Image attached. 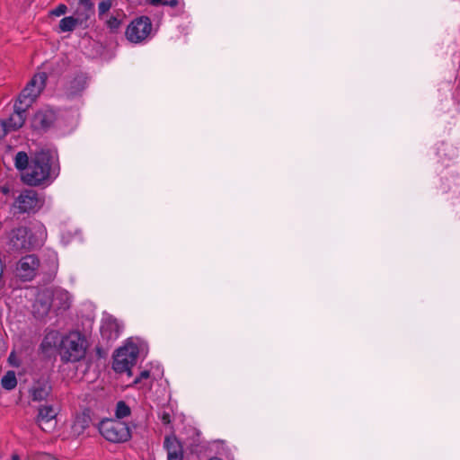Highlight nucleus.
Returning a JSON list of instances; mask_svg holds the SVG:
<instances>
[{
	"label": "nucleus",
	"mask_w": 460,
	"mask_h": 460,
	"mask_svg": "<svg viewBox=\"0 0 460 460\" xmlns=\"http://www.w3.org/2000/svg\"><path fill=\"white\" fill-rule=\"evenodd\" d=\"M52 160L53 157L49 152L36 153L22 175V181L30 186H40L55 178L58 172Z\"/></svg>",
	"instance_id": "1"
},
{
	"label": "nucleus",
	"mask_w": 460,
	"mask_h": 460,
	"mask_svg": "<svg viewBox=\"0 0 460 460\" xmlns=\"http://www.w3.org/2000/svg\"><path fill=\"white\" fill-rule=\"evenodd\" d=\"M87 347V341L82 333L71 332L61 339L58 353L63 362H77L85 357Z\"/></svg>",
	"instance_id": "2"
},
{
	"label": "nucleus",
	"mask_w": 460,
	"mask_h": 460,
	"mask_svg": "<svg viewBox=\"0 0 460 460\" xmlns=\"http://www.w3.org/2000/svg\"><path fill=\"white\" fill-rule=\"evenodd\" d=\"M7 245L10 252H30L40 245L31 230L26 226H19L12 229L8 235Z\"/></svg>",
	"instance_id": "3"
},
{
	"label": "nucleus",
	"mask_w": 460,
	"mask_h": 460,
	"mask_svg": "<svg viewBox=\"0 0 460 460\" xmlns=\"http://www.w3.org/2000/svg\"><path fill=\"white\" fill-rule=\"evenodd\" d=\"M47 74L44 72L36 74L20 93L17 102L20 108L29 109L45 88Z\"/></svg>",
	"instance_id": "4"
},
{
	"label": "nucleus",
	"mask_w": 460,
	"mask_h": 460,
	"mask_svg": "<svg viewBox=\"0 0 460 460\" xmlns=\"http://www.w3.org/2000/svg\"><path fill=\"white\" fill-rule=\"evenodd\" d=\"M99 430L105 439L112 443H123L131 437L129 428L120 420H102L100 423Z\"/></svg>",
	"instance_id": "5"
},
{
	"label": "nucleus",
	"mask_w": 460,
	"mask_h": 460,
	"mask_svg": "<svg viewBox=\"0 0 460 460\" xmlns=\"http://www.w3.org/2000/svg\"><path fill=\"white\" fill-rule=\"evenodd\" d=\"M138 349L136 346H125L119 348L114 356L112 368L117 373L127 372L131 376V367L137 358Z\"/></svg>",
	"instance_id": "6"
},
{
	"label": "nucleus",
	"mask_w": 460,
	"mask_h": 460,
	"mask_svg": "<svg viewBox=\"0 0 460 460\" xmlns=\"http://www.w3.org/2000/svg\"><path fill=\"white\" fill-rule=\"evenodd\" d=\"M40 261L37 255L27 254L16 263L15 275L22 281L32 280L40 269Z\"/></svg>",
	"instance_id": "7"
},
{
	"label": "nucleus",
	"mask_w": 460,
	"mask_h": 460,
	"mask_svg": "<svg viewBox=\"0 0 460 460\" xmlns=\"http://www.w3.org/2000/svg\"><path fill=\"white\" fill-rule=\"evenodd\" d=\"M152 23L148 17L142 16L130 22L126 30L127 39L133 43L144 40L150 33Z\"/></svg>",
	"instance_id": "8"
},
{
	"label": "nucleus",
	"mask_w": 460,
	"mask_h": 460,
	"mask_svg": "<svg viewBox=\"0 0 460 460\" xmlns=\"http://www.w3.org/2000/svg\"><path fill=\"white\" fill-rule=\"evenodd\" d=\"M29 395L32 402H41L52 400V385L48 376H40L34 380L29 389Z\"/></svg>",
	"instance_id": "9"
},
{
	"label": "nucleus",
	"mask_w": 460,
	"mask_h": 460,
	"mask_svg": "<svg viewBox=\"0 0 460 460\" xmlns=\"http://www.w3.org/2000/svg\"><path fill=\"white\" fill-rule=\"evenodd\" d=\"M43 200L33 190H24L16 198L14 206L20 213L35 211L42 206Z\"/></svg>",
	"instance_id": "10"
},
{
	"label": "nucleus",
	"mask_w": 460,
	"mask_h": 460,
	"mask_svg": "<svg viewBox=\"0 0 460 460\" xmlns=\"http://www.w3.org/2000/svg\"><path fill=\"white\" fill-rule=\"evenodd\" d=\"M57 415L58 411L52 405H40L38 409L35 422L43 431L51 432L57 427Z\"/></svg>",
	"instance_id": "11"
},
{
	"label": "nucleus",
	"mask_w": 460,
	"mask_h": 460,
	"mask_svg": "<svg viewBox=\"0 0 460 460\" xmlns=\"http://www.w3.org/2000/svg\"><path fill=\"white\" fill-rule=\"evenodd\" d=\"M53 290L44 289L38 293L32 305V314L37 319L47 316L53 307Z\"/></svg>",
	"instance_id": "12"
},
{
	"label": "nucleus",
	"mask_w": 460,
	"mask_h": 460,
	"mask_svg": "<svg viewBox=\"0 0 460 460\" xmlns=\"http://www.w3.org/2000/svg\"><path fill=\"white\" fill-rule=\"evenodd\" d=\"M56 119L55 113L50 110L39 111L31 120V127L35 130L46 131Z\"/></svg>",
	"instance_id": "13"
},
{
	"label": "nucleus",
	"mask_w": 460,
	"mask_h": 460,
	"mask_svg": "<svg viewBox=\"0 0 460 460\" xmlns=\"http://www.w3.org/2000/svg\"><path fill=\"white\" fill-rule=\"evenodd\" d=\"M20 104H14V111L8 119L4 120L8 131H14L22 128L26 119V111L28 109H19Z\"/></svg>",
	"instance_id": "14"
},
{
	"label": "nucleus",
	"mask_w": 460,
	"mask_h": 460,
	"mask_svg": "<svg viewBox=\"0 0 460 460\" xmlns=\"http://www.w3.org/2000/svg\"><path fill=\"white\" fill-rule=\"evenodd\" d=\"M164 447L167 450L168 460H182L183 450L181 442L174 436L164 438Z\"/></svg>",
	"instance_id": "15"
},
{
	"label": "nucleus",
	"mask_w": 460,
	"mask_h": 460,
	"mask_svg": "<svg viewBox=\"0 0 460 460\" xmlns=\"http://www.w3.org/2000/svg\"><path fill=\"white\" fill-rule=\"evenodd\" d=\"M53 308L57 311H65L70 307L69 294L65 290L53 291Z\"/></svg>",
	"instance_id": "16"
},
{
	"label": "nucleus",
	"mask_w": 460,
	"mask_h": 460,
	"mask_svg": "<svg viewBox=\"0 0 460 460\" xmlns=\"http://www.w3.org/2000/svg\"><path fill=\"white\" fill-rule=\"evenodd\" d=\"M101 332L103 338L115 340L119 333V325L116 320H109L102 326Z\"/></svg>",
	"instance_id": "17"
},
{
	"label": "nucleus",
	"mask_w": 460,
	"mask_h": 460,
	"mask_svg": "<svg viewBox=\"0 0 460 460\" xmlns=\"http://www.w3.org/2000/svg\"><path fill=\"white\" fill-rule=\"evenodd\" d=\"M90 418L87 415L77 416L72 425L73 434L80 436L89 427Z\"/></svg>",
	"instance_id": "18"
},
{
	"label": "nucleus",
	"mask_w": 460,
	"mask_h": 460,
	"mask_svg": "<svg viewBox=\"0 0 460 460\" xmlns=\"http://www.w3.org/2000/svg\"><path fill=\"white\" fill-rule=\"evenodd\" d=\"M86 85V78L84 75H76L72 81L69 83L68 92L69 94L75 95L78 93L82 92Z\"/></svg>",
	"instance_id": "19"
},
{
	"label": "nucleus",
	"mask_w": 460,
	"mask_h": 460,
	"mask_svg": "<svg viewBox=\"0 0 460 460\" xmlns=\"http://www.w3.org/2000/svg\"><path fill=\"white\" fill-rule=\"evenodd\" d=\"M2 386L6 390H13L17 385V379L15 373L13 371H8L2 377L1 380Z\"/></svg>",
	"instance_id": "20"
},
{
	"label": "nucleus",
	"mask_w": 460,
	"mask_h": 460,
	"mask_svg": "<svg viewBox=\"0 0 460 460\" xmlns=\"http://www.w3.org/2000/svg\"><path fill=\"white\" fill-rule=\"evenodd\" d=\"M79 22L73 16H67L63 18L59 22V29L61 31H72L78 25Z\"/></svg>",
	"instance_id": "21"
},
{
	"label": "nucleus",
	"mask_w": 460,
	"mask_h": 460,
	"mask_svg": "<svg viewBox=\"0 0 460 460\" xmlns=\"http://www.w3.org/2000/svg\"><path fill=\"white\" fill-rule=\"evenodd\" d=\"M15 167L20 171H26L30 162L29 157L25 152H18L14 159Z\"/></svg>",
	"instance_id": "22"
},
{
	"label": "nucleus",
	"mask_w": 460,
	"mask_h": 460,
	"mask_svg": "<svg viewBox=\"0 0 460 460\" xmlns=\"http://www.w3.org/2000/svg\"><path fill=\"white\" fill-rule=\"evenodd\" d=\"M130 408L124 401H119L116 404L115 415L118 419H123L130 415Z\"/></svg>",
	"instance_id": "23"
},
{
	"label": "nucleus",
	"mask_w": 460,
	"mask_h": 460,
	"mask_svg": "<svg viewBox=\"0 0 460 460\" xmlns=\"http://www.w3.org/2000/svg\"><path fill=\"white\" fill-rule=\"evenodd\" d=\"M122 23V20L119 16H111L106 21V25L111 32H116Z\"/></svg>",
	"instance_id": "24"
},
{
	"label": "nucleus",
	"mask_w": 460,
	"mask_h": 460,
	"mask_svg": "<svg viewBox=\"0 0 460 460\" xmlns=\"http://www.w3.org/2000/svg\"><path fill=\"white\" fill-rule=\"evenodd\" d=\"M24 460H58L49 454L45 453H34L30 454Z\"/></svg>",
	"instance_id": "25"
},
{
	"label": "nucleus",
	"mask_w": 460,
	"mask_h": 460,
	"mask_svg": "<svg viewBox=\"0 0 460 460\" xmlns=\"http://www.w3.org/2000/svg\"><path fill=\"white\" fill-rule=\"evenodd\" d=\"M112 6L111 0H104L98 5L99 16L102 17L106 13Z\"/></svg>",
	"instance_id": "26"
},
{
	"label": "nucleus",
	"mask_w": 460,
	"mask_h": 460,
	"mask_svg": "<svg viewBox=\"0 0 460 460\" xmlns=\"http://www.w3.org/2000/svg\"><path fill=\"white\" fill-rule=\"evenodd\" d=\"M67 7L65 4H59L56 9H54L51 13L56 16H60L66 13Z\"/></svg>",
	"instance_id": "27"
},
{
	"label": "nucleus",
	"mask_w": 460,
	"mask_h": 460,
	"mask_svg": "<svg viewBox=\"0 0 460 460\" xmlns=\"http://www.w3.org/2000/svg\"><path fill=\"white\" fill-rule=\"evenodd\" d=\"M55 336H56V334H49V335H47L44 338V340H43V341L41 343V346L43 348H49V347H51L52 344H51V341L49 340L55 338Z\"/></svg>",
	"instance_id": "28"
},
{
	"label": "nucleus",
	"mask_w": 460,
	"mask_h": 460,
	"mask_svg": "<svg viewBox=\"0 0 460 460\" xmlns=\"http://www.w3.org/2000/svg\"><path fill=\"white\" fill-rule=\"evenodd\" d=\"M79 4L83 5L86 10L93 9V3L91 0H79Z\"/></svg>",
	"instance_id": "29"
},
{
	"label": "nucleus",
	"mask_w": 460,
	"mask_h": 460,
	"mask_svg": "<svg viewBox=\"0 0 460 460\" xmlns=\"http://www.w3.org/2000/svg\"><path fill=\"white\" fill-rule=\"evenodd\" d=\"M8 129L4 120H0V139L3 138L7 134Z\"/></svg>",
	"instance_id": "30"
},
{
	"label": "nucleus",
	"mask_w": 460,
	"mask_h": 460,
	"mask_svg": "<svg viewBox=\"0 0 460 460\" xmlns=\"http://www.w3.org/2000/svg\"><path fill=\"white\" fill-rule=\"evenodd\" d=\"M148 377H149V371H147V370L142 371L140 373V376L135 379L134 383L137 384V383L140 382L141 379L148 378Z\"/></svg>",
	"instance_id": "31"
},
{
	"label": "nucleus",
	"mask_w": 460,
	"mask_h": 460,
	"mask_svg": "<svg viewBox=\"0 0 460 460\" xmlns=\"http://www.w3.org/2000/svg\"><path fill=\"white\" fill-rule=\"evenodd\" d=\"M161 420H162V422L164 424H169L171 422V417H170V414L168 412H164L162 417H161Z\"/></svg>",
	"instance_id": "32"
},
{
	"label": "nucleus",
	"mask_w": 460,
	"mask_h": 460,
	"mask_svg": "<svg viewBox=\"0 0 460 460\" xmlns=\"http://www.w3.org/2000/svg\"><path fill=\"white\" fill-rule=\"evenodd\" d=\"M178 4V0L164 1L163 5H170L175 7Z\"/></svg>",
	"instance_id": "33"
},
{
	"label": "nucleus",
	"mask_w": 460,
	"mask_h": 460,
	"mask_svg": "<svg viewBox=\"0 0 460 460\" xmlns=\"http://www.w3.org/2000/svg\"><path fill=\"white\" fill-rule=\"evenodd\" d=\"M163 3H164L163 0H150V4L153 5L163 4Z\"/></svg>",
	"instance_id": "34"
},
{
	"label": "nucleus",
	"mask_w": 460,
	"mask_h": 460,
	"mask_svg": "<svg viewBox=\"0 0 460 460\" xmlns=\"http://www.w3.org/2000/svg\"><path fill=\"white\" fill-rule=\"evenodd\" d=\"M11 460H21V459L17 454H13L11 456Z\"/></svg>",
	"instance_id": "35"
},
{
	"label": "nucleus",
	"mask_w": 460,
	"mask_h": 460,
	"mask_svg": "<svg viewBox=\"0 0 460 460\" xmlns=\"http://www.w3.org/2000/svg\"><path fill=\"white\" fill-rule=\"evenodd\" d=\"M2 191H3L4 193H8L9 190H8V188L4 187V188H2Z\"/></svg>",
	"instance_id": "36"
}]
</instances>
